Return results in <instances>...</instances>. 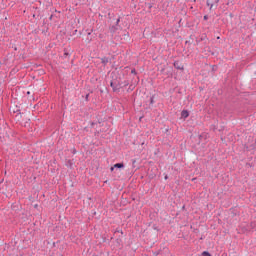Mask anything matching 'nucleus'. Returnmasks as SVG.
<instances>
[{
	"label": "nucleus",
	"instance_id": "obj_2",
	"mask_svg": "<svg viewBox=\"0 0 256 256\" xmlns=\"http://www.w3.org/2000/svg\"><path fill=\"white\" fill-rule=\"evenodd\" d=\"M114 167L117 169H123L124 165H123V163H117L114 165Z\"/></svg>",
	"mask_w": 256,
	"mask_h": 256
},
{
	"label": "nucleus",
	"instance_id": "obj_4",
	"mask_svg": "<svg viewBox=\"0 0 256 256\" xmlns=\"http://www.w3.org/2000/svg\"><path fill=\"white\" fill-rule=\"evenodd\" d=\"M202 255H203V256H211V254H210L209 252H207V251H204V252L202 253Z\"/></svg>",
	"mask_w": 256,
	"mask_h": 256
},
{
	"label": "nucleus",
	"instance_id": "obj_3",
	"mask_svg": "<svg viewBox=\"0 0 256 256\" xmlns=\"http://www.w3.org/2000/svg\"><path fill=\"white\" fill-rule=\"evenodd\" d=\"M102 63H104V65H107V63H109V59H107V58H102Z\"/></svg>",
	"mask_w": 256,
	"mask_h": 256
},
{
	"label": "nucleus",
	"instance_id": "obj_8",
	"mask_svg": "<svg viewBox=\"0 0 256 256\" xmlns=\"http://www.w3.org/2000/svg\"><path fill=\"white\" fill-rule=\"evenodd\" d=\"M204 19H207V16H204Z\"/></svg>",
	"mask_w": 256,
	"mask_h": 256
},
{
	"label": "nucleus",
	"instance_id": "obj_6",
	"mask_svg": "<svg viewBox=\"0 0 256 256\" xmlns=\"http://www.w3.org/2000/svg\"><path fill=\"white\" fill-rule=\"evenodd\" d=\"M111 87L115 90V86H114V83L113 82H111Z\"/></svg>",
	"mask_w": 256,
	"mask_h": 256
},
{
	"label": "nucleus",
	"instance_id": "obj_7",
	"mask_svg": "<svg viewBox=\"0 0 256 256\" xmlns=\"http://www.w3.org/2000/svg\"><path fill=\"white\" fill-rule=\"evenodd\" d=\"M115 170V166L110 168V171H114Z\"/></svg>",
	"mask_w": 256,
	"mask_h": 256
},
{
	"label": "nucleus",
	"instance_id": "obj_1",
	"mask_svg": "<svg viewBox=\"0 0 256 256\" xmlns=\"http://www.w3.org/2000/svg\"><path fill=\"white\" fill-rule=\"evenodd\" d=\"M181 117H183L184 119H187V117H189V111L183 110L181 112Z\"/></svg>",
	"mask_w": 256,
	"mask_h": 256
},
{
	"label": "nucleus",
	"instance_id": "obj_5",
	"mask_svg": "<svg viewBox=\"0 0 256 256\" xmlns=\"http://www.w3.org/2000/svg\"><path fill=\"white\" fill-rule=\"evenodd\" d=\"M174 67H176V69H183V67L177 66V62L174 63Z\"/></svg>",
	"mask_w": 256,
	"mask_h": 256
}]
</instances>
